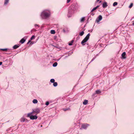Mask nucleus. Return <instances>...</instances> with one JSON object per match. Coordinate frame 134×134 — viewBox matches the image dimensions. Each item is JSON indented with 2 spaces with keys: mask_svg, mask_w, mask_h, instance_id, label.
Instances as JSON below:
<instances>
[{
  "mask_svg": "<svg viewBox=\"0 0 134 134\" xmlns=\"http://www.w3.org/2000/svg\"><path fill=\"white\" fill-rule=\"evenodd\" d=\"M35 36L34 35H33L30 38V40H32L33 39H34L35 38Z\"/></svg>",
  "mask_w": 134,
  "mask_h": 134,
  "instance_id": "nucleus-26",
  "label": "nucleus"
},
{
  "mask_svg": "<svg viewBox=\"0 0 134 134\" xmlns=\"http://www.w3.org/2000/svg\"><path fill=\"white\" fill-rule=\"evenodd\" d=\"M77 4L76 3H73L69 7L70 9H72L75 10L77 9Z\"/></svg>",
  "mask_w": 134,
  "mask_h": 134,
  "instance_id": "nucleus-5",
  "label": "nucleus"
},
{
  "mask_svg": "<svg viewBox=\"0 0 134 134\" xmlns=\"http://www.w3.org/2000/svg\"><path fill=\"white\" fill-rule=\"evenodd\" d=\"M90 34L89 33L86 36V37L84 38L83 40L81 42V44H82V45H85L84 43L86 42L89 39Z\"/></svg>",
  "mask_w": 134,
  "mask_h": 134,
  "instance_id": "nucleus-3",
  "label": "nucleus"
},
{
  "mask_svg": "<svg viewBox=\"0 0 134 134\" xmlns=\"http://www.w3.org/2000/svg\"><path fill=\"white\" fill-rule=\"evenodd\" d=\"M51 33L52 34H54L55 33V31L54 30H52L51 31Z\"/></svg>",
  "mask_w": 134,
  "mask_h": 134,
  "instance_id": "nucleus-21",
  "label": "nucleus"
},
{
  "mask_svg": "<svg viewBox=\"0 0 134 134\" xmlns=\"http://www.w3.org/2000/svg\"><path fill=\"white\" fill-rule=\"evenodd\" d=\"M85 20V18L84 17H82V18L80 20V21L82 22L84 21Z\"/></svg>",
  "mask_w": 134,
  "mask_h": 134,
  "instance_id": "nucleus-25",
  "label": "nucleus"
},
{
  "mask_svg": "<svg viewBox=\"0 0 134 134\" xmlns=\"http://www.w3.org/2000/svg\"><path fill=\"white\" fill-rule=\"evenodd\" d=\"M42 125H41V127H42Z\"/></svg>",
  "mask_w": 134,
  "mask_h": 134,
  "instance_id": "nucleus-49",
  "label": "nucleus"
},
{
  "mask_svg": "<svg viewBox=\"0 0 134 134\" xmlns=\"http://www.w3.org/2000/svg\"><path fill=\"white\" fill-rule=\"evenodd\" d=\"M25 122H28V121L27 120V119H25Z\"/></svg>",
  "mask_w": 134,
  "mask_h": 134,
  "instance_id": "nucleus-40",
  "label": "nucleus"
},
{
  "mask_svg": "<svg viewBox=\"0 0 134 134\" xmlns=\"http://www.w3.org/2000/svg\"><path fill=\"white\" fill-rule=\"evenodd\" d=\"M35 27H39V26L37 24H35Z\"/></svg>",
  "mask_w": 134,
  "mask_h": 134,
  "instance_id": "nucleus-34",
  "label": "nucleus"
},
{
  "mask_svg": "<svg viewBox=\"0 0 134 134\" xmlns=\"http://www.w3.org/2000/svg\"><path fill=\"white\" fill-rule=\"evenodd\" d=\"M71 0H67V3H69L70 1Z\"/></svg>",
  "mask_w": 134,
  "mask_h": 134,
  "instance_id": "nucleus-35",
  "label": "nucleus"
},
{
  "mask_svg": "<svg viewBox=\"0 0 134 134\" xmlns=\"http://www.w3.org/2000/svg\"><path fill=\"white\" fill-rule=\"evenodd\" d=\"M101 2V1H100L99 2L100 3Z\"/></svg>",
  "mask_w": 134,
  "mask_h": 134,
  "instance_id": "nucleus-46",
  "label": "nucleus"
},
{
  "mask_svg": "<svg viewBox=\"0 0 134 134\" xmlns=\"http://www.w3.org/2000/svg\"><path fill=\"white\" fill-rule=\"evenodd\" d=\"M32 102L34 104H36L38 103V101L36 99H34L32 101Z\"/></svg>",
  "mask_w": 134,
  "mask_h": 134,
  "instance_id": "nucleus-16",
  "label": "nucleus"
},
{
  "mask_svg": "<svg viewBox=\"0 0 134 134\" xmlns=\"http://www.w3.org/2000/svg\"><path fill=\"white\" fill-rule=\"evenodd\" d=\"M118 4V3L116 2H114L113 4V6H115L117 5Z\"/></svg>",
  "mask_w": 134,
  "mask_h": 134,
  "instance_id": "nucleus-24",
  "label": "nucleus"
},
{
  "mask_svg": "<svg viewBox=\"0 0 134 134\" xmlns=\"http://www.w3.org/2000/svg\"><path fill=\"white\" fill-rule=\"evenodd\" d=\"M32 112L28 113L27 116V117H30V119L31 120L36 119L38 118L37 116L36 115H32Z\"/></svg>",
  "mask_w": 134,
  "mask_h": 134,
  "instance_id": "nucleus-2",
  "label": "nucleus"
},
{
  "mask_svg": "<svg viewBox=\"0 0 134 134\" xmlns=\"http://www.w3.org/2000/svg\"><path fill=\"white\" fill-rule=\"evenodd\" d=\"M99 7V5H97L96 7H95L96 9H97V8H98Z\"/></svg>",
  "mask_w": 134,
  "mask_h": 134,
  "instance_id": "nucleus-38",
  "label": "nucleus"
},
{
  "mask_svg": "<svg viewBox=\"0 0 134 134\" xmlns=\"http://www.w3.org/2000/svg\"><path fill=\"white\" fill-rule=\"evenodd\" d=\"M40 110L39 108H37L33 110V111L32 112L33 113L35 112L36 113L38 114L40 113Z\"/></svg>",
  "mask_w": 134,
  "mask_h": 134,
  "instance_id": "nucleus-7",
  "label": "nucleus"
},
{
  "mask_svg": "<svg viewBox=\"0 0 134 134\" xmlns=\"http://www.w3.org/2000/svg\"><path fill=\"white\" fill-rule=\"evenodd\" d=\"M36 31V30L35 29H33L31 30V32H32L33 31Z\"/></svg>",
  "mask_w": 134,
  "mask_h": 134,
  "instance_id": "nucleus-31",
  "label": "nucleus"
},
{
  "mask_svg": "<svg viewBox=\"0 0 134 134\" xmlns=\"http://www.w3.org/2000/svg\"><path fill=\"white\" fill-rule=\"evenodd\" d=\"M63 32H66V31L64 29H63Z\"/></svg>",
  "mask_w": 134,
  "mask_h": 134,
  "instance_id": "nucleus-36",
  "label": "nucleus"
},
{
  "mask_svg": "<svg viewBox=\"0 0 134 134\" xmlns=\"http://www.w3.org/2000/svg\"><path fill=\"white\" fill-rule=\"evenodd\" d=\"M133 5V4L132 3H131L129 6V8H131Z\"/></svg>",
  "mask_w": 134,
  "mask_h": 134,
  "instance_id": "nucleus-30",
  "label": "nucleus"
},
{
  "mask_svg": "<svg viewBox=\"0 0 134 134\" xmlns=\"http://www.w3.org/2000/svg\"><path fill=\"white\" fill-rule=\"evenodd\" d=\"M132 25H134V21H133V23Z\"/></svg>",
  "mask_w": 134,
  "mask_h": 134,
  "instance_id": "nucleus-41",
  "label": "nucleus"
},
{
  "mask_svg": "<svg viewBox=\"0 0 134 134\" xmlns=\"http://www.w3.org/2000/svg\"><path fill=\"white\" fill-rule=\"evenodd\" d=\"M24 38L25 37H24L22 38L20 41V42L22 44L23 43L26 41V39Z\"/></svg>",
  "mask_w": 134,
  "mask_h": 134,
  "instance_id": "nucleus-11",
  "label": "nucleus"
},
{
  "mask_svg": "<svg viewBox=\"0 0 134 134\" xmlns=\"http://www.w3.org/2000/svg\"><path fill=\"white\" fill-rule=\"evenodd\" d=\"M57 64H58L57 62H55L53 64V66L54 67H55L57 66Z\"/></svg>",
  "mask_w": 134,
  "mask_h": 134,
  "instance_id": "nucleus-18",
  "label": "nucleus"
},
{
  "mask_svg": "<svg viewBox=\"0 0 134 134\" xmlns=\"http://www.w3.org/2000/svg\"><path fill=\"white\" fill-rule=\"evenodd\" d=\"M65 57H68V56H65Z\"/></svg>",
  "mask_w": 134,
  "mask_h": 134,
  "instance_id": "nucleus-45",
  "label": "nucleus"
},
{
  "mask_svg": "<svg viewBox=\"0 0 134 134\" xmlns=\"http://www.w3.org/2000/svg\"><path fill=\"white\" fill-rule=\"evenodd\" d=\"M20 121L21 122H23L25 121V119L24 118H21L20 119Z\"/></svg>",
  "mask_w": 134,
  "mask_h": 134,
  "instance_id": "nucleus-15",
  "label": "nucleus"
},
{
  "mask_svg": "<svg viewBox=\"0 0 134 134\" xmlns=\"http://www.w3.org/2000/svg\"><path fill=\"white\" fill-rule=\"evenodd\" d=\"M108 6L107 3L106 2H104L103 4V7L104 8H106Z\"/></svg>",
  "mask_w": 134,
  "mask_h": 134,
  "instance_id": "nucleus-9",
  "label": "nucleus"
},
{
  "mask_svg": "<svg viewBox=\"0 0 134 134\" xmlns=\"http://www.w3.org/2000/svg\"><path fill=\"white\" fill-rule=\"evenodd\" d=\"M71 53H73V52H71Z\"/></svg>",
  "mask_w": 134,
  "mask_h": 134,
  "instance_id": "nucleus-48",
  "label": "nucleus"
},
{
  "mask_svg": "<svg viewBox=\"0 0 134 134\" xmlns=\"http://www.w3.org/2000/svg\"><path fill=\"white\" fill-rule=\"evenodd\" d=\"M126 55V53L125 52H123L122 55V58L123 59H125L126 58V57H125Z\"/></svg>",
  "mask_w": 134,
  "mask_h": 134,
  "instance_id": "nucleus-10",
  "label": "nucleus"
},
{
  "mask_svg": "<svg viewBox=\"0 0 134 134\" xmlns=\"http://www.w3.org/2000/svg\"><path fill=\"white\" fill-rule=\"evenodd\" d=\"M99 0H97V2H98V1H99Z\"/></svg>",
  "mask_w": 134,
  "mask_h": 134,
  "instance_id": "nucleus-44",
  "label": "nucleus"
},
{
  "mask_svg": "<svg viewBox=\"0 0 134 134\" xmlns=\"http://www.w3.org/2000/svg\"><path fill=\"white\" fill-rule=\"evenodd\" d=\"M89 126V124L86 123L83 124L82 125L80 129H81L82 128L85 129H86L87 127Z\"/></svg>",
  "mask_w": 134,
  "mask_h": 134,
  "instance_id": "nucleus-6",
  "label": "nucleus"
},
{
  "mask_svg": "<svg viewBox=\"0 0 134 134\" xmlns=\"http://www.w3.org/2000/svg\"><path fill=\"white\" fill-rule=\"evenodd\" d=\"M19 46L17 44L14 45L13 47V48L14 49H16L18 48L19 47Z\"/></svg>",
  "mask_w": 134,
  "mask_h": 134,
  "instance_id": "nucleus-12",
  "label": "nucleus"
},
{
  "mask_svg": "<svg viewBox=\"0 0 134 134\" xmlns=\"http://www.w3.org/2000/svg\"><path fill=\"white\" fill-rule=\"evenodd\" d=\"M31 42V40H29L28 41V42L27 43V44H28L29 43Z\"/></svg>",
  "mask_w": 134,
  "mask_h": 134,
  "instance_id": "nucleus-37",
  "label": "nucleus"
},
{
  "mask_svg": "<svg viewBox=\"0 0 134 134\" xmlns=\"http://www.w3.org/2000/svg\"><path fill=\"white\" fill-rule=\"evenodd\" d=\"M9 1V0H5V2L4 3V5L7 4L8 3Z\"/></svg>",
  "mask_w": 134,
  "mask_h": 134,
  "instance_id": "nucleus-19",
  "label": "nucleus"
},
{
  "mask_svg": "<svg viewBox=\"0 0 134 134\" xmlns=\"http://www.w3.org/2000/svg\"><path fill=\"white\" fill-rule=\"evenodd\" d=\"M74 42V40H72L68 44L69 46H71L72 45V44Z\"/></svg>",
  "mask_w": 134,
  "mask_h": 134,
  "instance_id": "nucleus-17",
  "label": "nucleus"
},
{
  "mask_svg": "<svg viewBox=\"0 0 134 134\" xmlns=\"http://www.w3.org/2000/svg\"><path fill=\"white\" fill-rule=\"evenodd\" d=\"M101 93V92L99 90H97L95 91V93L97 94H99Z\"/></svg>",
  "mask_w": 134,
  "mask_h": 134,
  "instance_id": "nucleus-13",
  "label": "nucleus"
},
{
  "mask_svg": "<svg viewBox=\"0 0 134 134\" xmlns=\"http://www.w3.org/2000/svg\"><path fill=\"white\" fill-rule=\"evenodd\" d=\"M7 48H5V49H1V50H2L3 51H7Z\"/></svg>",
  "mask_w": 134,
  "mask_h": 134,
  "instance_id": "nucleus-28",
  "label": "nucleus"
},
{
  "mask_svg": "<svg viewBox=\"0 0 134 134\" xmlns=\"http://www.w3.org/2000/svg\"><path fill=\"white\" fill-rule=\"evenodd\" d=\"M84 34V32L83 31H82L81 32H80L79 34V35L80 36H82Z\"/></svg>",
  "mask_w": 134,
  "mask_h": 134,
  "instance_id": "nucleus-22",
  "label": "nucleus"
},
{
  "mask_svg": "<svg viewBox=\"0 0 134 134\" xmlns=\"http://www.w3.org/2000/svg\"><path fill=\"white\" fill-rule=\"evenodd\" d=\"M58 85L57 83L56 82H54L53 83V85L54 87H56Z\"/></svg>",
  "mask_w": 134,
  "mask_h": 134,
  "instance_id": "nucleus-20",
  "label": "nucleus"
},
{
  "mask_svg": "<svg viewBox=\"0 0 134 134\" xmlns=\"http://www.w3.org/2000/svg\"><path fill=\"white\" fill-rule=\"evenodd\" d=\"M49 104V102L48 101H47L46 102L45 104L47 105H48Z\"/></svg>",
  "mask_w": 134,
  "mask_h": 134,
  "instance_id": "nucleus-32",
  "label": "nucleus"
},
{
  "mask_svg": "<svg viewBox=\"0 0 134 134\" xmlns=\"http://www.w3.org/2000/svg\"><path fill=\"white\" fill-rule=\"evenodd\" d=\"M102 15H99L98 16L96 20V22L97 23H99V21L102 20Z\"/></svg>",
  "mask_w": 134,
  "mask_h": 134,
  "instance_id": "nucleus-8",
  "label": "nucleus"
},
{
  "mask_svg": "<svg viewBox=\"0 0 134 134\" xmlns=\"http://www.w3.org/2000/svg\"><path fill=\"white\" fill-rule=\"evenodd\" d=\"M60 59V58L58 59H57V60L58 61H59V60Z\"/></svg>",
  "mask_w": 134,
  "mask_h": 134,
  "instance_id": "nucleus-42",
  "label": "nucleus"
},
{
  "mask_svg": "<svg viewBox=\"0 0 134 134\" xmlns=\"http://www.w3.org/2000/svg\"><path fill=\"white\" fill-rule=\"evenodd\" d=\"M88 102V101L87 100H85L83 102V104L86 105L87 104Z\"/></svg>",
  "mask_w": 134,
  "mask_h": 134,
  "instance_id": "nucleus-14",
  "label": "nucleus"
},
{
  "mask_svg": "<svg viewBox=\"0 0 134 134\" xmlns=\"http://www.w3.org/2000/svg\"><path fill=\"white\" fill-rule=\"evenodd\" d=\"M2 64V62H0V65H1Z\"/></svg>",
  "mask_w": 134,
  "mask_h": 134,
  "instance_id": "nucleus-39",
  "label": "nucleus"
},
{
  "mask_svg": "<svg viewBox=\"0 0 134 134\" xmlns=\"http://www.w3.org/2000/svg\"><path fill=\"white\" fill-rule=\"evenodd\" d=\"M92 30H90V31L91 32H92Z\"/></svg>",
  "mask_w": 134,
  "mask_h": 134,
  "instance_id": "nucleus-43",
  "label": "nucleus"
},
{
  "mask_svg": "<svg viewBox=\"0 0 134 134\" xmlns=\"http://www.w3.org/2000/svg\"><path fill=\"white\" fill-rule=\"evenodd\" d=\"M96 8L95 7H94L92 9V10L91 11V12H93V11L96 10Z\"/></svg>",
  "mask_w": 134,
  "mask_h": 134,
  "instance_id": "nucleus-29",
  "label": "nucleus"
},
{
  "mask_svg": "<svg viewBox=\"0 0 134 134\" xmlns=\"http://www.w3.org/2000/svg\"><path fill=\"white\" fill-rule=\"evenodd\" d=\"M31 43H32V44H33L32 43V42H31Z\"/></svg>",
  "mask_w": 134,
  "mask_h": 134,
  "instance_id": "nucleus-47",
  "label": "nucleus"
},
{
  "mask_svg": "<svg viewBox=\"0 0 134 134\" xmlns=\"http://www.w3.org/2000/svg\"><path fill=\"white\" fill-rule=\"evenodd\" d=\"M55 80L54 79H51L50 82L52 83H54L55 82Z\"/></svg>",
  "mask_w": 134,
  "mask_h": 134,
  "instance_id": "nucleus-23",
  "label": "nucleus"
},
{
  "mask_svg": "<svg viewBox=\"0 0 134 134\" xmlns=\"http://www.w3.org/2000/svg\"><path fill=\"white\" fill-rule=\"evenodd\" d=\"M75 11V10L73 9H70V8H69L68 14V16L69 17L71 16L74 13Z\"/></svg>",
  "mask_w": 134,
  "mask_h": 134,
  "instance_id": "nucleus-4",
  "label": "nucleus"
},
{
  "mask_svg": "<svg viewBox=\"0 0 134 134\" xmlns=\"http://www.w3.org/2000/svg\"><path fill=\"white\" fill-rule=\"evenodd\" d=\"M96 56L94 57V58L92 59L90 62V63L92 62L96 58Z\"/></svg>",
  "mask_w": 134,
  "mask_h": 134,
  "instance_id": "nucleus-27",
  "label": "nucleus"
},
{
  "mask_svg": "<svg viewBox=\"0 0 134 134\" xmlns=\"http://www.w3.org/2000/svg\"><path fill=\"white\" fill-rule=\"evenodd\" d=\"M51 12L49 10H44L40 14V16L43 19H46L50 16Z\"/></svg>",
  "mask_w": 134,
  "mask_h": 134,
  "instance_id": "nucleus-1",
  "label": "nucleus"
},
{
  "mask_svg": "<svg viewBox=\"0 0 134 134\" xmlns=\"http://www.w3.org/2000/svg\"><path fill=\"white\" fill-rule=\"evenodd\" d=\"M63 109L64 111H66V110H69L70 108H67Z\"/></svg>",
  "mask_w": 134,
  "mask_h": 134,
  "instance_id": "nucleus-33",
  "label": "nucleus"
}]
</instances>
